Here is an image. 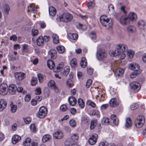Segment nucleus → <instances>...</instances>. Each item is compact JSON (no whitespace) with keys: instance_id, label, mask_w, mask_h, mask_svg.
Listing matches in <instances>:
<instances>
[{"instance_id":"nucleus-1","label":"nucleus","mask_w":146,"mask_h":146,"mask_svg":"<svg viewBox=\"0 0 146 146\" xmlns=\"http://www.w3.org/2000/svg\"><path fill=\"white\" fill-rule=\"evenodd\" d=\"M127 46L125 45L119 44L116 46V50L110 51V54L111 56H118L120 59H123L125 56L124 52L127 50Z\"/></svg>"},{"instance_id":"nucleus-2","label":"nucleus","mask_w":146,"mask_h":146,"mask_svg":"<svg viewBox=\"0 0 146 146\" xmlns=\"http://www.w3.org/2000/svg\"><path fill=\"white\" fill-rule=\"evenodd\" d=\"M100 21L102 25L107 29H110L112 27L113 24L112 21L106 16H101L100 18Z\"/></svg>"},{"instance_id":"nucleus-3","label":"nucleus","mask_w":146,"mask_h":146,"mask_svg":"<svg viewBox=\"0 0 146 146\" xmlns=\"http://www.w3.org/2000/svg\"><path fill=\"white\" fill-rule=\"evenodd\" d=\"M73 18L72 15L68 13H64L62 14L57 16L56 19L63 22H68L72 20Z\"/></svg>"},{"instance_id":"nucleus-4","label":"nucleus","mask_w":146,"mask_h":146,"mask_svg":"<svg viewBox=\"0 0 146 146\" xmlns=\"http://www.w3.org/2000/svg\"><path fill=\"white\" fill-rule=\"evenodd\" d=\"M145 122V117L141 115L138 116L135 121L136 127L140 128L141 127Z\"/></svg>"},{"instance_id":"nucleus-5","label":"nucleus","mask_w":146,"mask_h":146,"mask_svg":"<svg viewBox=\"0 0 146 146\" xmlns=\"http://www.w3.org/2000/svg\"><path fill=\"white\" fill-rule=\"evenodd\" d=\"M96 56L98 60H104L106 58L107 54L104 50L100 48L97 51Z\"/></svg>"},{"instance_id":"nucleus-6","label":"nucleus","mask_w":146,"mask_h":146,"mask_svg":"<svg viewBox=\"0 0 146 146\" xmlns=\"http://www.w3.org/2000/svg\"><path fill=\"white\" fill-rule=\"evenodd\" d=\"M47 113V108L44 106L40 107L38 112L36 114V116L40 118H43L46 115Z\"/></svg>"},{"instance_id":"nucleus-7","label":"nucleus","mask_w":146,"mask_h":146,"mask_svg":"<svg viewBox=\"0 0 146 146\" xmlns=\"http://www.w3.org/2000/svg\"><path fill=\"white\" fill-rule=\"evenodd\" d=\"M131 89L135 92H137L140 90L141 86L140 84L136 82H133L129 84Z\"/></svg>"},{"instance_id":"nucleus-8","label":"nucleus","mask_w":146,"mask_h":146,"mask_svg":"<svg viewBox=\"0 0 146 146\" xmlns=\"http://www.w3.org/2000/svg\"><path fill=\"white\" fill-rule=\"evenodd\" d=\"M8 86L5 83H3L0 85V94L4 95L7 94Z\"/></svg>"},{"instance_id":"nucleus-9","label":"nucleus","mask_w":146,"mask_h":146,"mask_svg":"<svg viewBox=\"0 0 146 146\" xmlns=\"http://www.w3.org/2000/svg\"><path fill=\"white\" fill-rule=\"evenodd\" d=\"M48 86L52 89H53L56 93H58L59 92V89L56 86L54 81H50L48 83Z\"/></svg>"},{"instance_id":"nucleus-10","label":"nucleus","mask_w":146,"mask_h":146,"mask_svg":"<svg viewBox=\"0 0 146 146\" xmlns=\"http://www.w3.org/2000/svg\"><path fill=\"white\" fill-rule=\"evenodd\" d=\"M98 138L97 134L95 133L93 134L88 139L89 143L92 145L95 144L97 141Z\"/></svg>"},{"instance_id":"nucleus-11","label":"nucleus","mask_w":146,"mask_h":146,"mask_svg":"<svg viewBox=\"0 0 146 146\" xmlns=\"http://www.w3.org/2000/svg\"><path fill=\"white\" fill-rule=\"evenodd\" d=\"M119 21L121 24L124 25H127L130 23L128 18L123 16H122L120 17Z\"/></svg>"},{"instance_id":"nucleus-12","label":"nucleus","mask_w":146,"mask_h":146,"mask_svg":"<svg viewBox=\"0 0 146 146\" xmlns=\"http://www.w3.org/2000/svg\"><path fill=\"white\" fill-rule=\"evenodd\" d=\"M26 74L25 73L22 72H16L15 74V77L16 79L19 81H21L24 79Z\"/></svg>"},{"instance_id":"nucleus-13","label":"nucleus","mask_w":146,"mask_h":146,"mask_svg":"<svg viewBox=\"0 0 146 146\" xmlns=\"http://www.w3.org/2000/svg\"><path fill=\"white\" fill-rule=\"evenodd\" d=\"M48 56L52 59H55L57 57V52L54 49H50L48 52Z\"/></svg>"},{"instance_id":"nucleus-14","label":"nucleus","mask_w":146,"mask_h":146,"mask_svg":"<svg viewBox=\"0 0 146 146\" xmlns=\"http://www.w3.org/2000/svg\"><path fill=\"white\" fill-rule=\"evenodd\" d=\"M17 90L16 86L13 84L9 85L8 88V90L9 92L11 94H15Z\"/></svg>"},{"instance_id":"nucleus-15","label":"nucleus","mask_w":146,"mask_h":146,"mask_svg":"<svg viewBox=\"0 0 146 146\" xmlns=\"http://www.w3.org/2000/svg\"><path fill=\"white\" fill-rule=\"evenodd\" d=\"M129 67L131 70H134V71H141L139 69L140 66L135 63H133L130 64Z\"/></svg>"},{"instance_id":"nucleus-16","label":"nucleus","mask_w":146,"mask_h":146,"mask_svg":"<svg viewBox=\"0 0 146 146\" xmlns=\"http://www.w3.org/2000/svg\"><path fill=\"white\" fill-rule=\"evenodd\" d=\"M79 136L78 134H72L71 135V138L70 139H68L67 141H69L70 143L72 142H76L78 139Z\"/></svg>"},{"instance_id":"nucleus-17","label":"nucleus","mask_w":146,"mask_h":146,"mask_svg":"<svg viewBox=\"0 0 146 146\" xmlns=\"http://www.w3.org/2000/svg\"><path fill=\"white\" fill-rule=\"evenodd\" d=\"M7 103L4 99L0 100V111H2L7 106Z\"/></svg>"},{"instance_id":"nucleus-18","label":"nucleus","mask_w":146,"mask_h":146,"mask_svg":"<svg viewBox=\"0 0 146 146\" xmlns=\"http://www.w3.org/2000/svg\"><path fill=\"white\" fill-rule=\"evenodd\" d=\"M49 14L50 16L52 17H54L55 16L56 10V9L52 6L50 7L48 9Z\"/></svg>"},{"instance_id":"nucleus-19","label":"nucleus","mask_w":146,"mask_h":146,"mask_svg":"<svg viewBox=\"0 0 146 146\" xmlns=\"http://www.w3.org/2000/svg\"><path fill=\"white\" fill-rule=\"evenodd\" d=\"M53 136L56 139H60L63 137V135L62 132L57 131L53 133Z\"/></svg>"},{"instance_id":"nucleus-20","label":"nucleus","mask_w":146,"mask_h":146,"mask_svg":"<svg viewBox=\"0 0 146 146\" xmlns=\"http://www.w3.org/2000/svg\"><path fill=\"white\" fill-rule=\"evenodd\" d=\"M68 101L69 104L72 106H75L77 103L76 99L73 96H70L68 98Z\"/></svg>"},{"instance_id":"nucleus-21","label":"nucleus","mask_w":146,"mask_h":146,"mask_svg":"<svg viewBox=\"0 0 146 146\" xmlns=\"http://www.w3.org/2000/svg\"><path fill=\"white\" fill-rule=\"evenodd\" d=\"M109 103L110 106L112 107H115L118 105V102L116 99L115 98H112L110 100Z\"/></svg>"},{"instance_id":"nucleus-22","label":"nucleus","mask_w":146,"mask_h":146,"mask_svg":"<svg viewBox=\"0 0 146 146\" xmlns=\"http://www.w3.org/2000/svg\"><path fill=\"white\" fill-rule=\"evenodd\" d=\"M3 12L5 14L7 15L10 10V7L9 5L7 4H5L3 6Z\"/></svg>"},{"instance_id":"nucleus-23","label":"nucleus","mask_w":146,"mask_h":146,"mask_svg":"<svg viewBox=\"0 0 146 146\" xmlns=\"http://www.w3.org/2000/svg\"><path fill=\"white\" fill-rule=\"evenodd\" d=\"M21 139V137L18 135H13L12 138V142L13 144H16Z\"/></svg>"},{"instance_id":"nucleus-24","label":"nucleus","mask_w":146,"mask_h":146,"mask_svg":"<svg viewBox=\"0 0 146 146\" xmlns=\"http://www.w3.org/2000/svg\"><path fill=\"white\" fill-rule=\"evenodd\" d=\"M44 40L43 37L41 36H39L37 39L36 43L39 46H41L44 44Z\"/></svg>"},{"instance_id":"nucleus-25","label":"nucleus","mask_w":146,"mask_h":146,"mask_svg":"<svg viewBox=\"0 0 146 146\" xmlns=\"http://www.w3.org/2000/svg\"><path fill=\"white\" fill-rule=\"evenodd\" d=\"M47 65L48 68L50 69H53L55 66L54 62L50 59H49L48 60Z\"/></svg>"},{"instance_id":"nucleus-26","label":"nucleus","mask_w":146,"mask_h":146,"mask_svg":"<svg viewBox=\"0 0 146 146\" xmlns=\"http://www.w3.org/2000/svg\"><path fill=\"white\" fill-rule=\"evenodd\" d=\"M28 11H31L32 13H35L37 11L36 8L33 4H31L28 7Z\"/></svg>"},{"instance_id":"nucleus-27","label":"nucleus","mask_w":146,"mask_h":146,"mask_svg":"<svg viewBox=\"0 0 146 146\" xmlns=\"http://www.w3.org/2000/svg\"><path fill=\"white\" fill-rule=\"evenodd\" d=\"M128 18L129 21H133L137 19V17L135 13H131L129 14Z\"/></svg>"},{"instance_id":"nucleus-28","label":"nucleus","mask_w":146,"mask_h":146,"mask_svg":"<svg viewBox=\"0 0 146 146\" xmlns=\"http://www.w3.org/2000/svg\"><path fill=\"white\" fill-rule=\"evenodd\" d=\"M124 70L121 68H119L116 70L115 75L116 76H121L124 73Z\"/></svg>"},{"instance_id":"nucleus-29","label":"nucleus","mask_w":146,"mask_h":146,"mask_svg":"<svg viewBox=\"0 0 146 146\" xmlns=\"http://www.w3.org/2000/svg\"><path fill=\"white\" fill-rule=\"evenodd\" d=\"M111 118L113 120V123L115 125H117L118 123V119L117 118L116 116L114 114L112 115L111 116Z\"/></svg>"},{"instance_id":"nucleus-30","label":"nucleus","mask_w":146,"mask_h":146,"mask_svg":"<svg viewBox=\"0 0 146 146\" xmlns=\"http://www.w3.org/2000/svg\"><path fill=\"white\" fill-rule=\"evenodd\" d=\"M52 38H53V42L55 44H57L59 42V37L58 35L56 34H52Z\"/></svg>"},{"instance_id":"nucleus-31","label":"nucleus","mask_w":146,"mask_h":146,"mask_svg":"<svg viewBox=\"0 0 146 146\" xmlns=\"http://www.w3.org/2000/svg\"><path fill=\"white\" fill-rule=\"evenodd\" d=\"M132 125V123L130 118L128 117L126 118L125 123V127L127 128H129Z\"/></svg>"},{"instance_id":"nucleus-32","label":"nucleus","mask_w":146,"mask_h":146,"mask_svg":"<svg viewBox=\"0 0 146 146\" xmlns=\"http://www.w3.org/2000/svg\"><path fill=\"white\" fill-rule=\"evenodd\" d=\"M11 107V111L12 113H15L16 111L17 107V105H14L13 102H11L10 105Z\"/></svg>"},{"instance_id":"nucleus-33","label":"nucleus","mask_w":146,"mask_h":146,"mask_svg":"<svg viewBox=\"0 0 146 146\" xmlns=\"http://www.w3.org/2000/svg\"><path fill=\"white\" fill-rule=\"evenodd\" d=\"M97 120L96 119H92L91 122L90 128L92 129H94L96 127L97 122Z\"/></svg>"},{"instance_id":"nucleus-34","label":"nucleus","mask_w":146,"mask_h":146,"mask_svg":"<svg viewBox=\"0 0 146 146\" xmlns=\"http://www.w3.org/2000/svg\"><path fill=\"white\" fill-rule=\"evenodd\" d=\"M87 64V61L86 58L85 57H82L80 62L81 66L84 68L86 66Z\"/></svg>"},{"instance_id":"nucleus-35","label":"nucleus","mask_w":146,"mask_h":146,"mask_svg":"<svg viewBox=\"0 0 146 146\" xmlns=\"http://www.w3.org/2000/svg\"><path fill=\"white\" fill-rule=\"evenodd\" d=\"M70 65L72 68H74L77 66V60L75 58H73L70 62Z\"/></svg>"},{"instance_id":"nucleus-36","label":"nucleus","mask_w":146,"mask_h":146,"mask_svg":"<svg viewBox=\"0 0 146 146\" xmlns=\"http://www.w3.org/2000/svg\"><path fill=\"white\" fill-rule=\"evenodd\" d=\"M64 67V64L63 62H61L58 64L56 67V70L55 72H58L62 70Z\"/></svg>"},{"instance_id":"nucleus-37","label":"nucleus","mask_w":146,"mask_h":146,"mask_svg":"<svg viewBox=\"0 0 146 146\" xmlns=\"http://www.w3.org/2000/svg\"><path fill=\"white\" fill-rule=\"evenodd\" d=\"M134 54L135 52L133 51L128 50L127 52V55L130 59H132L133 58Z\"/></svg>"},{"instance_id":"nucleus-38","label":"nucleus","mask_w":146,"mask_h":146,"mask_svg":"<svg viewBox=\"0 0 146 146\" xmlns=\"http://www.w3.org/2000/svg\"><path fill=\"white\" fill-rule=\"evenodd\" d=\"M78 104L79 106L81 108H83L84 107V103L83 100L80 98L78 100Z\"/></svg>"},{"instance_id":"nucleus-39","label":"nucleus","mask_w":146,"mask_h":146,"mask_svg":"<svg viewBox=\"0 0 146 146\" xmlns=\"http://www.w3.org/2000/svg\"><path fill=\"white\" fill-rule=\"evenodd\" d=\"M141 72V71H134L130 75V77L131 78H135L137 75L140 74Z\"/></svg>"},{"instance_id":"nucleus-40","label":"nucleus","mask_w":146,"mask_h":146,"mask_svg":"<svg viewBox=\"0 0 146 146\" xmlns=\"http://www.w3.org/2000/svg\"><path fill=\"white\" fill-rule=\"evenodd\" d=\"M56 49L58 52L60 53H62L65 51V48L64 46H57Z\"/></svg>"},{"instance_id":"nucleus-41","label":"nucleus","mask_w":146,"mask_h":146,"mask_svg":"<svg viewBox=\"0 0 146 146\" xmlns=\"http://www.w3.org/2000/svg\"><path fill=\"white\" fill-rule=\"evenodd\" d=\"M51 138V136L50 135H46L43 137L42 139V141L43 142H45L49 140Z\"/></svg>"},{"instance_id":"nucleus-42","label":"nucleus","mask_w":146,"mask_h":146,"mask_svg":"<svg viewBox=\"0 0 146 146\" xmlns=\"http://www.w3.org/2000/svg\"><path fill=\"white\" fill-rule=\"evenodd\" d=\"M39 81L40 83L43 82L45 78V76L39 73L37 74Z\"/></svg>"},{"instance_id":"nucleus-43","label":"nucleus","mask_w":146,"mask_h":146,"mask_svg":"<svg viewBox=\"0 0 146 146\" xmlns=\"http://www.w3.org/2000/svg\"><path fill=\"white\" fill-rule=\"evenodd\" d=\"M102 124L105 125H108L109 124V119L107 117H104L102 120Z\"/></svg>"},{"instance_id":"nucleus-44","label":"nucleus","mask_w":146,"mask_h":146,"mask_svg":"<svg viewBox=\"0 0 146 146\" xmlns=\"http://www.w3.org/2000/svg\"><path fill=\"white\" fill-rule=\"evenodd\" d=\"M136 30V28L133 26H129L127 28V30L128 32L132 33L135 31Z\"/></svg>"},{"instance_id":"nucleus-45","label":"nucleus","mask_w":146,"mask_h":146,"mask_svg":"<svg viewBox=\"0 0 146 146\" xmlns=\"http://www.w3.org/2000/svg\"><path fill=\"white\" fill-rule=\"evenodd\" d=\"M108 11L109 13L110 14H113L114 12V7L113 5L112 4H110L108 7Z\"/></svg>"},{"instance_id":"nucleus-46","label":"nucleus","mask_w":146,"mask_h":146,"mask_svg":"<svg viewBox=\"0 0 146 146\" xmlns=\"http://www.w3.org/2000/svg\"><path fill=\"white\" fill-rule=\"evenodd\" d=\"M31 139L29 137L26 138L24 142L23 143V145L25 146H28L30 145L31 142Z\"/></svg>"},{"instance_id":"nucleus-47","label":"nucleus","mask_w":146,"mask_h":146,"mask_svg":"<svg viewBox=\"0 0 146 146\" xmlns=\"http://www.w3.org/2000/svg\"><path fill=\"white\" fill-rule=\"evenodd\" d=\"M138 25L141 28L143 29H144V27L145 26V23L143 20H140L138 23Z\"/></svg>"},{"instance_id":"nucleus-48","label":"nucleus","mask_w":146,"mask_h":146,"mask_svg":"<svg viewBox=\"0 0 146 146\" xmlns=\"http://www.w3.org/2000/svg\"><path fill=\"white\" fill-rule=\"evenodd\" d=\"M86 104L88 105L91 106L93 108H94L96 107V105L95 104L90 100L87 101L86 102Z\"/></svg>"},{"instance_id":"nucleus-49","label":"nucleus","mask_w":146,"mask_h":146,"mask_svg":"<svg viewBox=\"0 0 146 146\" xmlns=\"http://www.w3.org/2000/svg\"><path fill=\"white\" fill-rule=\"evenodd\" d=\"M88 122V119L86 116H83L82 117L81 122L84 123H87Z\"/></svg>"},{"instance_id":"nucleus-50","label":"nucleus","mask_w":146,"mask_h":146,"mask_svg":"<svg viewBox=\"0 0 146 146\" xmlns=\"http://www.w3.org/2000/svg\"><path fill=\"white\" fill-rule=\"evenodd\" d=\"M38 82L37 78L36 77H33L31 82V83L32 85H35Z\"/></svg>"},{"instance_id":"nucleus-51","label":"nucleus","mask_w":146,"mask_h":146,"mask_svg":"<svg viewBox=\"0 0 146 146\" xmlns=\"http://www.w3.org/2000/svg\"><path fill=\"white\" fill-rule=\"evenodd\" d=\"M70 38L72 40H76L78 38V35L76 33H73L71 34L70 36Z\"/></svg>"},{"instance_id":"nucleus-52","label":"nucleus","mask_w":146,"mask_h":146,"mask_svg":"<svg viewBox=\"0 0 146 146\" xmlns=\"http://www.w3.org/2000/svg\"><path fill=\"white\" fill-rule=\"evenodd\" d=\"M138 107L139 105L137 103H135L131 105L130 108L131 110H133L138 108Z\"/></svg>"},{"instance_id":"nucleus-53","label":"nucleus","mask_w":146,"mask_h":146,"mask_svg":"<svg viewBox=\"0 0 146 146\" xmlns=\"http://www.w3.org/2000/svg\"><path fill=\"white\" fill-rule=\"evenodd\" d=\"M70 125L72 127H75L76 125V123L74 119H71L69 121Z\"/></svg>"},{"instance_id":"nucleus-54","label":"nucleus","mask_w":146,"mask_h":146,"mask_svg":"<svg viewBox=\"0 0 146 146\" xmlns=\"http://www.w3.org/2000/svg\"><path fill=\"white\" fill-rule=\"evenodd\" d=\"M92 113L93 115H96L98 117H100V113L98 110H94Z\"/></svg>"},{"instance_id":"nucleus-55","label":"nucleus","mask_w":146,"mask_h":146,"mask_svg":"<svg viewBox=\"0 0 146 146\" xmlns=\"http://www.w3.org/2000/svg\"><path fill=\"white\" fill-rule=\"evenodd\" d=\"M64 74L66 76L68 75L70 71V67L69 66H66L64 68Z\"/></svg>"},{"instance_id":"nucleus-56","label":"nucleus","mask_w":146,"mask_h":146,"mask_svg":"<svg viewBox=\"0 0 146 146\" xmlns=\"http://www.w3.org/2000/svg\"><path fill=\"white\" fill-rule=\"evenodd\" d=\"M78 27L79 29H81L83 30H85L87 29L86 26L83 25L80 23H78Z\"/></svg>"},{"instance_id":"nucleus-57","label":"nucleus","mask_w":146,"mask_h":146,"mask_svg":"<svg viewBox=\"0 0 146 146\" xmlns=\"http://www.w3.org/2000/svg\"><path fill=\"white\" fill-rule=\"evenodd\" d=\"M95 3L92 1H90L88 3V7L89 9H91L94 7Z\"/></svg>"},{"instance_id":"nucleus-58","label":"nucleus","mask_w":146,"mask_h":146,"mask_svg":"<svg viewBox=\"0 0 146 146\" xmlns=\"http://www.w3.org/2000/svg\"><path fill=\"white\" fill-rule=\"evenodd\" d=\"M23 50L25 52H29V48L28 45L27 44H24L23 45Z\"/></svg>"},{"instance_id":"nucleus-59","label":"nucleus","mask_w":146,"mask_h":146,"mask_svg":"<svg viewBox=\"0 0 146 146\" xmlns=\"http://www.w3.org/2000/svg\"><path fill=\"white\" fill-rule=\"evenodd\" d=\"M66 106L64 104L62 105L60 108V110L62 111H65L67 110Z\"/></svg>"},{"instance_id":"nucleus-60","label":"nucleus","mask_w":146,"mask_h":146,"mask_svg":"<svg viewBox=\"0 0 146 146\" xmlns=\"http://www.w3.org/2000/svg\"><path fill=\"white\" fill-rule=\"evenodd\" d=\"M31 98V95L29 94H27L25 97V100L27 102H29L30 101Z\"/></svg>"},{"instance_id":"nucleus-61","label":"nucleus","mask_w":146,"mask_h":146,"mask_svg":"<svg viewBox=\"0 0 146 146\" xmlns=\"http://www.w3.org/2000/svg\"><path fill=\"white\" fill-rule=\"evenodd\" d=\"M90 37L92 39L94 40L96 38V35L95 32H92L90 35Z\"/></svg>"},{"instance_id":"nucleus-62","label":"nucleus","mask_w":146,"mask_h":146,"mask_svg":"<svg viewBox=\"0 0 146 146\" xmlns=\"http://www.w3.org/2000/svg\"><path fill=\"white\" fill-rule=\"evenodd\" d=\"M35 91V94L37 95L40 94L41 93V89L40 88H38L36 89Z\"/></svg>"},{"instance_id":"nucleus-63","label":"nucleus","mask_w":146,"mask_h":146,"mask_svg":"<svg viewBox=\"0 0 146 146\" xmlns=\"http://www.w3.org/2000/svg\"><path fill=\"white\" fill-rule=\"evenodd\" d=\"M92 83V80L90 79H88L86 82V87L87 88H89L91 86Z\"/></svg>"},{"instance_id":"nucleus-64","label":"nucleus","mask_w":146,"mask_h":146,"mask_svg":"<svg viewBox=\"0 0 146 146\" xmlns=\"http://www.w3.org/2000/svg\"><path fill=\"white\" fill-rule=\"evenodd\" d=\"M73 83V82L71 79H68L66 82V84L68 86H72Z\"/></svg>"}]
</instances>
